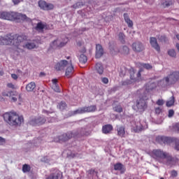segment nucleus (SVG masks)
Masks as SVG:
<instances>
[{"instance_id": "9", "label": "nucleus", "mask_w": 179, "mask_h": 179, "mask_svg": "<svg viewBox=\"0 0 179 179\" xmlns=\"http://www.w3.org/2000/svg\"><path fill=\"white\" fill-rule=\"evenodd\" d=\"M26 40H27V36L23 34H14V44L15 47H17L20 45V43H23Z\"/></svg>"}, {"instance_id": "14", "label": "nucleus", "mask_w": 179, "mask_h": 179, "mask_svg": "<svg viewBox=\"0 0 179 179\" xmlns=\"http://www.w3.org/2000/svg\"><path fill=\"white\" fill-rule=\"evenodd\" d=\"M150 44L155 51L157 52H160V45L157 43V38L156 37H150Z\"/></svg>"}, {"instance_id": "13", "label": "nucleus", "mask_w": 179, "mask_h": 179, "mask_svg": "<svg viewBox=\"0 0 179 179\" xmlns=\"http://www.w3.org/2000/svg\"><path fill=\"white\" fill-rule=\"evenodd\" d=\"M132 48L135 52H142L145 50V45L141 42L136 41L132 44Z\"/></svg>"}, {"instance_id": "50", "label": "nucleus", "mask_w": 179, "mask_h": 179, "mask_svg": "<svg viewBox=\"0 0 179 179\" xmlns=\"http://www.w3.org/2000/svg\"><path fill=\"white\" fill-rule=\"evenodd\" d=\"M125 22H127L128 27H132V26H134V22H132V20H131V19L129 18Z\"/></svg>"}, {"instance_id": "63", "label": "nucleus", "mask_w": 179, "mask_h": 179, "mask_svg": "<svg viewBox=\"0 0 179 179\" xmlns=\"http://www.w3.org/2000/svg\"><path fill=\"white\" fill-rule=\"evenodd\" d=\"M112 18H113V17L111 15H109V16L106 17L104 19H105L106 22H110V20H111Z\"/></svg>"}, {"instance_id": "19", "label": "nucleus", "mask_w": 179, "mask_h": 179, "mask_svg": "<svg viewBox=\"0 0 179 179\" xmlns=\"http://www.w3.org/2000/svg\"><path fill=\"white\" fill-rule=\"evenodd\" d=\"M66 65H68V61L61 60L60 62H57L55 65V69L56 71H62L65 69Z\"/></svg>"}, {"instance_id": "21", "label": "nucleus", "mask_w": 179, "mask_h": 179, "mask_svg": "<svg viewBox=\"0 0 179 179\" xmlns=\"http://www.w3.org/2000/svg\"><path fill=\"white\" fill-rule=\"evenodd\" d=\"M114 170H115V171H120L121 174H124V173H125V166H124V164H122V163H117L114 165Z\"/></svg>"}, {"instance_id": "23", "label": "nucleus", "mask_w": 179, "mask_h": 179, "mask_svg": "<svg viewBox=\"0 0 179 179\" xmlns=\"http://www.w3.org/2000/svg\"><path fill=\"white\" fill-rule=\"evenodd\" d=\"M173 4V0H161V5L163 8H170Z\"/></svg>"}, {"instance_id": "1", "label": "nucleus", "mask_w": 179, "mask_h": 179, "mask_svg": "<svg viewBox=\"0 0 179 179\" xmlns=\"http://www.w3.org/2000/svg\"><path fill=\"white\" fill-rule=\"evenodd\" d=\"M0 19L3 20H25L26 22H31V19L24 14L8 11L0 12Z\"/></svg>"}, {"instance_id": "48", "label": "nucleus", "mask_w": 179, "mask_h": 179, "mask_svg": "<svg viewBox=\"0 0 179 179\" xmlns=\"http://www.w3.org/2000/svg\"><path fill=\"white\" fill-rule=\"evenodd\" d=\"M141 66H143V68H144L145 69H152L153 68V66L149 64H145V63H143L141 64Z\"/></svg>"}, {"instance_id": "32", "label": "nucleus", "mask_w": 179, "mask_h": 179, "mask_svg": "<svg viewBox=\"0 0 179 179\" xmlns=\"http://www.w3.org/2000/svg\"><path fill=\"white\" fill-rule=\"evenodd\" d=\"M2 96L3 97H12V96H16L17 94V92H15V91H10V92H3L1 93Z\"/></svg>"}, {"instance_id": "16", "label": "nucleus", "mask_w": 179, "mask_h": 179, "mask_svg": "<svg viewBox=\"0 0 179 179\" xmlns=\"http://www.w3.org/2000/svg\"><path fill=\"white\" fill-rule=\"evenodd\" d=\"M46 179H62V172L56 169Z\"/></svg>"}, {"instance_id": "60", "label": "nucleus", "mask_w": 179, "mask_h": 179, "mask_svg": "<svg viewBox=\"0 0 179 179\" xmlns=\"http://www.w3.org/2000/svg\"><path fill=\"white\" fill-rule=\"evenodd\" d=\"M174 129H175V131H177L178 132H179V122H178V123H176V124L174 125Z\"/></svg>"}, {"instance_id": "53", "label": "nucleus", "mask_w": 179, "mask_h": 179, "mask_svg": "<svg viewBox=\"0 0 179 179\" xmlns=\"http://www.w3.org/2000/svg\"><path fill=\"white\" fill-rule=\"evenodd\" d=\"M174 149L175 150H177L178 152H179V139L176 141V144L174 145Z\"/></svg>"}, {"instance_id": "34", "label": "nucleus", "mask_w": 179, "mask_h": 179, "mask_svg": "<svg viewBox=\"0 0 179 179\" xmlns=\"http://www.w3.org/2000/svg\"><path fill=\"white\" fill-rule=\"evenodd\" d=\"M118 40L122 43V44H125V34L122 32H120L117 34Z\"/></svg>"}, {"instance_id": "2", "label": "nucleus", "mask_w": 179, "mask_h": 179, "mask_svg": "<svg viewBox=\"0 0 179 179\" xmlns=\"http://www.w3.org/2000/svg\"><path fill=\"white\" fill-rule=\"evenodd\" d=\"M3 120L10 127H20L24 119L16 113H6L3 115Z\"/></svg>"}, {"instance_id": "26", "label": "nucleus", "mask_w": 179, "mask_h": 179, "mask_svg": "<svg viewBox=\"0 0 179 179\" xmlns=\"http://www.w3.org/2000/svg\"><path fill=\"white\" fill-rule=\"evenodd\" d=\"M98 172L94 169H90L88 171V177L90 179H96L99 178V176L97 175Z\"/></svg>"}, {"instance_id": "35", "label": "nucleus", "mask_w": 179, "mask_h": 179, "mask_svg": "<svg viewBox=\"0 0 179 179\" xmlns=\"http://www.w3.org/2000/svg\"><path fill=\"white\" fill-rule=\"evenodd\" d=\"M71 115H76L78 114H85V110L83 108H80L74 111L71 112Z\"/></svg>"}, {"instance_id": "36", "label": "nucleus", "mask_w": 179, "mask_h": 179, "mask_svg": "<svg viewBox=\"0 0 179 179\" xmlns=\"http://www.w3.org/2000/svg\"><path fill=\"white\" fill-rule=\"evenodd\" d=\"M175 101H176V99L174 98V96H172L170 98V100L166 101V107H171L172 106H174Z\"/></svg>"}, {"instance_id": "58", "label": "nucleus", "mask_w": 179, "mask_h": 179, "mask_svg": "<svg viewBox=\"0 0 179 179\" xmlns=\"http://www.w3.org/2000/svg\"><path fill=\"white\" fill-rule=\"evenodd\" d=\"M7 87H9L10 89H16L15 85H13L12 83H8Z\"/></svg>"}, {"instance_id": "18", "label": "nucleus", "mask_w": 179, "mask_h": 179, "mask_svg": "<svg viewBox=\"0 0 179 179\" xmlns=\"http://www.w3.org/2000/svg\"><path fill=\"white\" fill-rule=\"evenodd\" d=\"M73 132H78L76 138H79V136H89L90 135V131H87L86 128H81L78 130L73 131Z\"/></svg>"}, {"instance_id": "28", "label": "nucleus", "mask_w": 179, "mask_h": 179, "mask_svg": "<svg viewBox=\"0 0 179 179\" xmlns=\"http://www.w3.org/2000/svg\"><path fill=\"white\" fill-rule=\"evenodd\" d=\"M71 66H68L66 69V76L71 78L72 73H73V66L72 65V61H70Z\"/></svg>"}, {"instance_id": "33", "label": "nucleus", "mask_w": 179, "mask_h": 179, "mask_svg": "<svg viewBox=\"0 0 179 179\" xmlns=\"http://www.w3.org/2000/svg\"><path fill=\"white\" fill-rule=\"evenodd\" d=\"M50 48H52V50H57V48H59V40L56 39L55 41H53L51 43H50Z\"/></svg>"}, {"instance_id": "30", "label": "nucleus", "mask_w": 179, "mask_h": 179, "mask_svg": "<svg viewBox=\"0 0 179 179\" xmlns=\"http://www.w3.org/2000/svg\"><path fill=\"white\" fill-rule=\"evenodd\" d=\"M119 52H121L123 55H128L129 54V48L127 45H123L120 48Z\"/></svg>"}, {"instance_id": "51", "label": "nucleus", "mask_w": 179, "mask_h": 179, "mask_svg": "<svg viewBox=\"0 0 179 179\" xmlns=\"http://www.w3.org/2000/svg\"><path fill=\"white\" fill-rule=\"evenodd\" d=\"M145 129V127H143V125L137 126L136 129V132H141V131H143Z\"/></svg>"}, {"instance_id": "54", "label": "nucleus", "mask_w": 179, "mask_h": 179, "mask_svg": "<svg viewBox=\"0 0 179 179\" xmlns=\"http://www.w3.org/2000/svg\"><path fill=\"white\" fill-rule=\"evenodd\" d=\"M157 106H163V104H164V101H163V99H158L157 101Z\"/></svg>"}, {"instance_id": "62", "label": "nucleus", "mask_w": 179, "mask_h": 179, "mask_svg": "<svg viewBox=\"0 0 179 179\" xmlns=\"http://www.w3.org/2000/svg\"><path fill=\"white\" fill-rule=\"evenodd\" d=\"M5 142H6L5 138L0 137V145H3Z\"/></svg>"}, {"instance_id": "40", "label": "nucleus", "mask_w": 179, "mask_h": 179, "mask_svg": "<svg viewBox=\"0 0 179 179\" xmlns=\"http://www.w3.org/2000/svg\"><path fill=\"white\" fill-rule=\"evenodd\" d=\"M158 40L161 42V43H169V38H166V36L162 35V36H158Z\"/></svg>"}, {"instance_id": "8", "label": "nucleus", "mask_w": 179, "mask_h": 179, "mask_svg": "<svg viewBox=\"0 0 179 179\" xmlns=\"http://www.w3.org/2000/svg\"><path fill=\"white\" fill-rule=\"evenodd\" d=\"M166 155L167 152H164L160 149L153 150L151 153L152 157H153V159H156L157 160H159V159H164Z\"/></svg>"}, {"instance_id": "7", "label": "nucleus", "mask_w": 179, "mask_h": 179, "mask_svg": "<svg viewBox=\"0 0 179 179\" xmlns=\"http://www.w3.org/2000/svg\"><path fill=\"white\" fill-rule=\"evenodd\" d=\"M46 121L47 120H45L44 117H36L31 119L29 123V125H32V127H37L45 124Z\"/></svg>"}, {"instance_id": "37", "label": "nucleus", "mask_w": 179, "mask_h": 179, "mask_svg": "<svg viewBox=\"0 0 179 179\" xmlns=\"http://www.w3.org/2000/svg\"><path fill=\"white\" fill-rule=\"evenodd\" d=\"M80 64H86L87 62V57L84 54H81L79 57Z\"/></svg>"}, {"instance_id": "46", "label": "nucleus", "mask_w": 179, "mask_h": 179, "mask_svg": "<svg viewBox=\"0 0 179 179\" xmlns=\"http://www.w3.org/2000/svg\"><path fill=\"white\" fill-rule=\"evenodd\" d=\"M52 89L54 90V92H56L57 93H59V92H61V90H59V86L58 85V84L52 85Z\"/></svg>"}, {"instance_id": "31", "label": "nucleus", "mask_w": 179, "mask_h": 179, "mask_svg": "<svg viewBox=\"0 0 179 179\" xmlns=\"http://www.w3.org/2000/svg\"><path fill=\"white\" fill-rule=\"evenodd\" d=\"M36 89V83L31 82L26 86V90L27 92H33Z\"/></svg>"}, {"instance_id": "15", "label": "nucleus", "mask_w": 179, "mask_h": 179, "mask_svg": "<svg viewBox=\"0 0 179 179\" xmlns=\"http://www.w3.org/2000/svg\"><path fill=\"white\" fill-rule=\"evenodd\" d=\"M161 142H163L164 144H170V143H175V145L177 143V141H178V138H171V137H166V136H161L159 138Z\"/></svg>"}, {"instance_id": "4", "label": "nucleus", "mask_w": 179, "mask_h": 179, "mask_svg": "<svg viewBox=\"0 0 179 179\" xmlns=\"http://www.w3.org/2000/svg\"><path fill=\"white\" fill-rule=\"evenodd\" d=\"M77 135H79V131H69L66 134L55 137L54 138V141L62 143V142H66V141H69V139H71V138H76Z\"/></svg>"}, {"instance_id": "41", "label": "nucleus", "mask_w": 179, "mask_h": 179, "mask_svg": "<svg viewBox=\"0 0 179 179\" xmlns=\"http://www.w3.org/2000/svg\"><path fill=\"white\" fill-rule=\"evenodd\" d=\"M110 51L112 55H117V53L120 52V50L114 48V46H110Z\"/></svg>"}, {"instance_id": "52", "label": "nucleus", "mask_w": 179, "mask_h": 179, "mask_svg": "<svg viewBox=\"0 0 179 179\" xmlns=\"http://www.w3.org/2000/svg\"><path fill=\"white\" fill-rule=\"evenodd\" d=\"M174 115V110L171 109L169 110L168 117L169 118H171Z\"/></svg>"}, {"instance_id": "24", "label": "nucleus", "mask_w": 179, "mask_h": 179, "mask_svg": "<svg viewBox=\"0 0 179 179\" xmlns=\"http://www.w3.org/2000/svg\"><path fill=\"white\" fill-rule=\"evenodd\" d=\"M113 127L111 124H105L102 127V132L103 134H110L111 131H113Z\"/></svg>"}, {"instance_id": "38", "label": "nucleus", "mask_w": 179, "mask_h": 179, "mask_svg": "<svg viewBox=\"0 0 179 179\" xmlns=\"http://www.w3.org/2000/svg\"><path fill=\"white\" fill-rule=\"evenodd\" d=\"M30 170H31V167L30 165L24 164L22 166V171L23 173H29Z\"/></svg>"}, {"instance_id": "45", "label": "nucleus", "mask_w": 179, "mask_h": 179, "mask_svg": "<svg viewBox=\"0 0 179 179\" xmlns=\"http://www.w3.org/2000/svg\"><path fill=\"white\" fill-rule=\"evenodd\" d=\"M135 81H133L132 80H125L124 81H122V86H128L129 85H132Z\"/></svg>"}, {"instance_id": "12", "label": "nucleus", "mask_w": 179, "mask_h": 179, "mask_svg": "<svg viewBox=\"0 0 179 179\" xmlns=\"http://www.w3.org/2000/svg\"><path fill=\"white\" fill-rule=\"evenodd\" d=\"M38 3L39 8L43 10H51L52 9H54V5L48 3L45 1L40 0Z\"/></svg>"}, {"instance_id": "49", "label": "nucleus", "mask_w": 179, "mask_h": 179, "mask_svg": "<svg viewBox=\"0 0 179 179\" xmlns=\"http://www.w3.org/2000/svg\"><path fill=\"white\" fill-rule=\"evenodd\" d=\"M178 176V173L177 172V171L176 170H173L171 172V177H172V178H176V177H177Z\"/></svg>"}, {"instance_id": "5", "label": "nucleus", "mask_w": 179, "mask_h": 179, "mask_svg": "<svg viewBox=\"0 0 179 179\" xmlns=\"http://www.w3.org/2000/svg\"><path fill=\"white\" fill-rule=\"evenodd\" d=\"M166 85H176L179 80V71H173L164 78Z\"/></svg>"}, {"instance_id": "59", "label": "nucleus", "mask_w": 179, "mask_h": 179, "mask_svg": "<svg viewBox=\"0 0 179 179\" xmlns=\"http://www.w3.org/2000/svg\"><path fill=\"white\" fill-rule=\"evenodd\" d=\"M124 16V22H126L127 20H129V15H128V13H124L123 15Z\"/></svg>"}, {"instance_id": "61", "label": "nucleus", "mask_w": 179, "mask_h": 179, "mask_svg": "<svg viewBox=\"0 0 179 179\" xmlns=\"http://www.w3.org/2000/svg\"><path fill=\"white\" fill-rule=\"evenodd\" d=\"M155 113L157 114H160V113H162V108H160V107L156 108H155Z\"/></svg>"}, {"instance_id": "29", "label": "nucleus", "mask_w": 179, "mask_h": 179, "mask_svg": "<svg viewBox=\"0 0 179 179\" xmlns=\"http://www.w3.org/2000/svg\"><path fill=\"white\" fill-rule=\"evenodd\" d=\"M136 72V71H135V69H134V68H130V69L129 70V73L130 74V79L133 82H136V80H138V78L135 77Z\"/></svg>"}, {"instance_id": "3", "label": "nucleus", "mask_w": 179, "mask_h": 179, "mask_svg": "<svg viewBox=\"0 0 179 179\" xmlns=\"http://www.w3.org/2000/svg\"><path fill=\"white\" fill-rule=\"evenodd\" d=\"M148 100H149V96L148 94L141 96L133 105V110L136 111V113H140V114H142V113H144L146 108H148V102L146 101Z\"/></svg>"}, {"instance_id": "56", "label": "nucleus", "mask_w": 179, "mask_h": 179, "mask_svg": "<svg viewBox=\"0 0 179 179\" xmlns=\"http://www.w3.org/2000/svg\"><path fill=\"white\" fill-rule=\"evenodd\" d=\"M102 83H104L105 85H107L108 83V78L104 77L101 78Z\"/></svg>"}, {"instance_id": "64", "label": "nucleus", "mask_w": 179, "mask_h": 179, "mask_svg": "<svg viewBox=\"0 0 179 179\" xmlns=\"http://www.w3.org/2000/svg\"><path fill=\"white\" fill-rule=\"evenodd\" d=\"M11 78L14 79V80H17V75H16L15 73L11 74Z\"/></svg>"}, {"instance_id": "6", "label": "nucleus", "mask_w": 179, "mask_h": 179, "mask_svg": "<svg viewBox=\"0 0 179 179\" xmlns=\"http://www.w3.org/2000/svg\"><path fill=\"white\" fill-rule=\"evenodd\" d=\"M0 45H15V35L9 34L6 36H1Z\"/></svg>"}, {"instance_id": "17", "label": "nucleus", "mask_w": 179, "mask_h": 179, "mask_svg": "<svg viewBox=\"0 0 179 179\" xmlns=\"http://www.w3.org/2000/svg\"><path fill=\"white\" fill-rule=\"evenodd\" d=\"M116 131L117 136H120V138H125V126L117 125Z\"/></svg>"}, {"instance_id": "27", "label": "nucleus", "mask_w": 179, "mask_h": 179, "mask_svg": "<svg viewBox=\"0 0 179 179\" xmlns=\"http://www.w3.org/2000/svg\"><path fill=\"white\" fill-rule=\"evenodd\" d=\"M95 70L99 75H103L104 72V67L101 63H96L95 65Z\"/></svg>"}, {"instance_id": "10", "label": "nucleus", "mask_w": 179, "mask_h": 179, "mask_svg": "<svg viewBox=\"0 0 179 179\" xmlns=\"http://www.w3.org/2000/svg\"><path fill=\"white\" fill-rule=\"evenodd\" d=\"M164 159H166V166H169V167H173V166H176V163L178 162V158L173 157L169 154H166Z\"/></svg>"}, {"instance_id": "42", "label": "nucleus", "mask_w": 179, "mask_h": 179, "mask_svg": "<svg viewBox=\"0 0 179 179\" xmlns=\"http://www.w3.org/2000/svg\"><path fill=\"white\" fill-rule=\"evenodd\" d=\"M44 29H45V25L43 22H40L36 24V30H44Z\"/></svg>"}, {"instance_id": "43", "label": "nucleus", "mask_w": 179, "mask_h": 179, "mask_svg": "<svg viewBox=\"0 0 179 179\" xmlns=\"http://www.w3.org/2000/svg\"><path fill=\"white\" fill-rule=\"evenodd\" d=\"M168 55L172 58H176V57H177V53H176V50L174 49H171L168 51Z\"/></svg>"}, {"instance_id": "20", "label": "nucleus", "mask_w": 179, "mask_h": 179, "mask_svg": "<svg viewBox=\"0 0 179 179\" xmlns=\"http://www.w3.org/2000/svg\"><path fill=\"white\" fill-rule=\"evenodd\" d=\"M104 54V50L103 49V46L100 44H97L96 45V58H101Z\"/></svg>"}, {"instance_id": "11", "label": "nucleus", "mask_w": 179, "mask_h": 179, "mask_svg": "<svg viewBox=\"0 0 179 179\" xmlns=\"http://www.w3.org/2000/svg\"><path fill=\"white\" fill-rule=\"evenodd\" d=\"M96 2V0H80V1H78L73 4L72 6V8L73 9H80L83 6H85L86 3H94Z\"/></svg>"}, {"instance_id": "25", "label": "nucleus", "mask_w": 179, "mask_h": 179, "mask_svg": "<svg viewBox=\"0 0 179 179\" xmlns=\"http://www.w3.org/2000/svg\"><path fill=\"white\" fill-rule=\"evenodd\" d=\"M84 114L86 113H94L97 110L96 105L83 107Z\"/></svg>"}, {"instance_id": "44", "label": "nucleus", "mask_w": 179, "mask_h": 179, "mask_svg": "<svg viewBox=\"0 0 179 179\" xmlns=\"http://www.w3.org/2000/svg\"><path fill=\"white\" fill-rule=\"evenodd\" d=\"M25 48H27L28 50H33V48H36V43H27L25 45Z\"/></svg>"}, {"instance_id": "39", "label": "nucleus", "mask_w": 179, "mask_h": 179, "mask_svg": "<svg viewBox=\"0 0 179 179\" xmlns=\"http://www.w3.org/2000/svg\"><path fill=\"white\" fill-rule=\"evenodd\" d=\"M66 103H65V101H62L60 103H59V105L57 106V107H59V108L62 110L64 111V110L66 109Z\"/></svg>"}, {"instance_id": "22", "label": "nucleus", "mask_w": 179, "mask_h": 179, "mask_svg": "<svg viewBox=\"0 0 179 179\" xmlns=\"http://www.w3.org/2000/svg\"><path fill=\"white\" fill-rule=\"evenodd\" d=\"M155 87H156V86L155 85V83H147L145 85V91L144 92V94L143 96H149V92H152V90H153V89H155Z\"/></svg>"}, {"instance_id": "55", "label": "nucleus", "mask_w": 179, "mask_h": 179, "mask_svg": "<svg viewBox=\"0 0 179 179\" xmlns=\"http://www.w3.org/2000/svg\"><path fill=\"white\" fill-rule=\"evenodd\" d=\"M65 45H66V43L59 41V48H62V47H65Z\"/></svg>"}, {"instance_id": "47", "label": "nucleus", "mask_w": 179, "mask_h": 179, "mask_svg": "<svg viewBox=\"0 0 179 179\" xmlns=\"http://www.w3.org/2000/svg\"><path fill=\"white\" fill-rule=\"evenodd\" d=\"M114 111H115L116 113H122L123 109L122 107H121V106H116L113 108Z\"/></svg>"}, {"instance_id": "57", "label": "nucleus", "mask_w": 179, "mask_h": 179, "mask_svg": "<svg viewBox=\"0 0 179 179\" xmlns=\"http://www.w3.org/2000/svg\"><path fill=\"white\" fill-rule=\"evenodd\" d=\"M41 162H43V163H48V162H50V160L48 159V157H43L41 159Z\"/></svg>"}]
</instances>
